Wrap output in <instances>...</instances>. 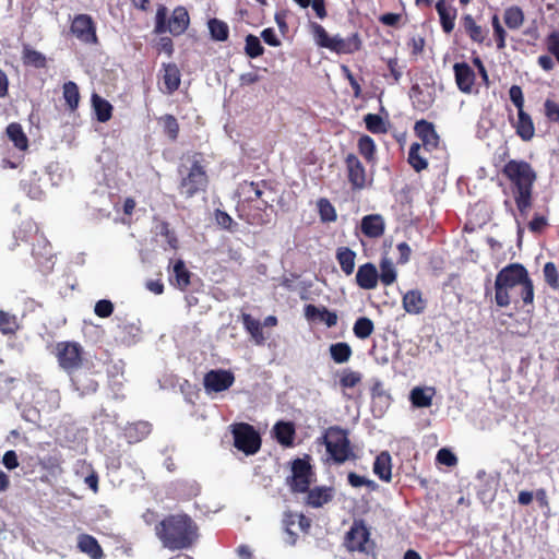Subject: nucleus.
<instances>
[{"mask_svg": "<svg viewBox=\"0 0 559 559\" xmlns=\"http://www.w3.org/2000/svg\"><path fill=\"white\" fill-rule=\"evenodd\" d=\"M242 323L246 330L258 343H261L264 340L261 323L259 320L254 319L249 313H243Z\"/></svg>", "mask_w": 559, "mask_h": 559, "instance_id": "obj_44", "label": "nucleus"}, {"mask_svg": "<svg viewBox=\"0 0 559 559\" xmlns=\"http://www.w3.org/2000/svg\"><path fill=\"white\" fill-rule=\"evenodd\" d=\"M92 107L99 122H107L112 117V105L96 93L91 97Z\"/></svg>", "mask_w": 559, "mask_h": 559, "instance_id": "obj_30", "label": "nucleus"}, {"mask_svg": "<svg viewBox=\"0 0 559 559\" xmlns=\"http://www.w3.org/2000/svg\"><path fill=\"white\" fill-rule=\"evenodd\" d=\"M94 312L99 318H108L114 312V305L107 299L98 300L95 305Z\"/></svg>", "mask_w": 559, "mask_h": 559, "instance_id": "obj_60", "label": "nucleus"}, {"mask_svg": "<svg viewBox=\"0 0 559 559\" xmlns=\"http://www.w3.org/2000/svg\"><path fill=\"white\" fill-rule=\"evenodd\" d=\"M56 358L59 367L69 376L83 369L90 361L85 358L83 346L74 341H62L56 344Z\"/></svg>", "mask_w": 559, "mask_h": 559, "instance_id": "obj_8", "label": "nucleus"}, {"mask_svg": "<svg viewBox=\"0 0 559 559\" xmlns=\"http://www.w3.org/2000/svg\"><path fill=\"white\" fill-rule=\"evenodd\" d=\"M379 273L371 262L361 264L356 273V283L361 289L371 290L378 285Z\"/></svg>", "mask_w": 559, "mask_h": 559, "instance_id": "obj_19", "label": "nucleus"}, {"mask_svg": "<svg viewBox=\"0 0 559 559\" xmlns=\"http://www.w3.org/2000/svg\"><path fill=\"white\" fill-rule=\"evenodd\" d=\"M329 352L332 360L340 365L347 362L353 355V349L346 342L331 344Z\"/></svg>", "mask_w": 559, "mask_h": 559, "instance_id": "obj_35", "label": "nucleus"}, {"mask_svg": "<svg viewBox=\"0 0 559 559\" xmlns=\"http://www.w3.org/2000/svg\"><path fill=\"white\" fill-rule=\"evenodd\" d=\"M159 78L163 83L160 91L164 94H174L181 84V73L178 66L174 62L163 63L159 71Z\"/></svg>", "mask_w": 559, "mask_h": 559, "instance_id": "obj_17", "label": "nucleus"}, {"mask_svg": "<svg viewBox=\"0 0 559 559\" xmlns=\"http://www.w3.org/2000/svg\"><path fill=\"white\" fill-rule=\"evenodd\" d=\"M372 471L380 480L385 483L392 480V457L388 451H382L376 456Z\"/></svg>", "mask_w": 559, "mask_h": 559, "instance_id": "obj_25", "label": "nucleus"}, {"mask_svg": "<svg viewBox=\"0 0 559 559\" xmlns=\"http://www.w3.org/2000/svg\"><path fill=\"white\" fill-rule=\"evenodd\" d=\"M97 371L94 369V365L88 362L83 369H80L72 376H70L71 382L76 391L81 395L92 394L98 390V382L94 379Z\"/></svg>", "mask_w": 559, "mask_h": 559, "instance_id": "obj_15", "label": "nucleus"}, {"mask_svg": "<svg viewBox=\"0 0 559 559\" xmlns=\"http://www.w3.org/2000/svg\"><path fill=\"white\" fill-rule=\"evenodd\" d=\"M347 480L348 484L354 488L365 486L372 491L378 489V484L374 480L366 478L365 476H360L354 472L348 473Z\"/></svg>", "mask_w": 559, "mask_h": 559, "instance_id": "obj_53", "label": "nucleus"}, {"mask_svg": "<svg viewBox=\"0 0 559 559\" xmlns=\"http://www.w3.org/2000/svg\"><path fill=\"white\" fill-rule=\"evenodd\" d=\"M347 180L352 190L361 191L367 188L372 179L368 178L366 167L354 153H348L344 158Z\"/></svg>", "mask_w": 559, "mask_h": 559, "instance_id": "obj_13", "label": "nucleus"}, {"mask_svg": "<svg viewBox=\"0 0 559 559\" xmlns=\"http://www.w3.org/2000/svg\"><path fill=\"white\" fill-rule=\"evenodd\" d=\"M503 175L510 180L518 210L526 214L532 206V190L536 173L524 160L510 159L503 165Z\"/></svg>", "mask_w": 559, "mask_h": 559, "instance_id": "obj_3", "label": "nucleus"}, {"mask_svg": "<svg viewBox=\"0 0 559 559\" xmlns=\"http://www.w3.org/2000/svg\"><path fill=\"white\" fill-rule=\"evenodd\" d=\"M503 21L510 29H518L524 22V14L519 7H511L506 10Z\"/></svg>", "mask_w": 559, "mask_h": 559, "instance_id": "obj_40", "label": "nucleus"}, {"mask_svg": "<svg viewBox=\"0 0 559 559\" xmlns=\"http://www.w3.org/2000/svg\"><path fill=\"white\" fill-rule=\"evenodd\" d=\"M254 194H255V198H254V201H258L260 200L263 204L264 207H267L270 205L269 201L267 200H264L263 199V195L269 191V192H272L273 189L271 187V183L264 179L262 180H259V181H254Z\"/></svg>", "mask_w": 559, "mask_h": 559, "instance_id": "obj_56", "label": "nucleus"}, {"mask_svg": "<svg viewBox=\"0 0 559 559\" xmlns=\"http://www.w3.org/2000/svg\"><path fill=\"white\" fill-rule=\"evenodd\" d=\"M549 55L554 56L559 63V31L551 32L545 39Z\"/></svg>", "mask_w": 559, "mask_h": 559, "instance_id": "obj_57", "label": "nucleus"}, {"mask_svg": "<svg viewBox=\"0 0 559 559\" xmlns=\"http://www.w3.org/2000/svg\"><path fill=\"white\" fill-rule=\"evenodd\" d=\"M234 445L246 455H253L261 448V436L255 428L248 423H236L231 426Z\"/></svg>", "mask_w": 559, "mask_h": 559, "instance_id": "obj_11", "label": "nucleus"}, {"mask_svg": "<svg viewBox=\"0 0 559 559\" xmlns=\"http://www.w3.org/2000/svg\"><path fill=\"white\" fill-rule=\"evenodd\" d=\"M254 181L243 180L238 185L237 193L245 202H254Z\"/></svg>", "mask_w": 559, "mask_h": 559, "instance_id": "obj_55", "label": "nucleus"}, {"mask_svg": "<svg viewBox=\"0 0 559 559\" xmlns=\"http://www.w3.org/2000/svg\"><path fill=\"white\" fill-rule=\"evenodd\" d=\"M496 302L500 307L532 305L534 301V285L526 269L519 263L503 267L495 282Z\"/></svg>", "mask_w": 559, "mask_h": 559, "instance_id": "obj_2", "label": "nucleus"}, {"mask_svg": "<svg viewBox=\"0 0 559 559\" xmlns=\"http://www.w3.org/2000/svg\"><path fill=\"white\" fill-rule=\"evenodd\" d=\"M78 548L92 559H102L104 557V551L99 543L92 535L81 534L78 540Z\"/></svg>", "mask_w": 559, "mask_h": 559, "instance_id": "obj_29", "label": "nucleus"}, {"mask_svg": "<svg viewBox=\"0 0 559 559\" xmlns=\"http://www.w3.org/2000/svg\"><path fill=\"white\" fill-rule=\"evenodd\" d=\"M19 330V323L14 314L0 310V332L12 335Z\"/></svg>", "mask_w": 559, "mask_h": 559, "instance_id": "obj_46", "label": "nucleus"}, {"mask_svg": "<svg viewBox=\"0 0 559 559\" xmlns=\"http://www.w3.org/2000/svg\"><path fill=\"white\" fill-rule=\"evenodd\" d=\"M22 59L24 64L35 68H45L47 63L46 57L41 52L29 47L23 49Z\"/></svg>", "mask_w": 559, "mask_h": 559, "instance_id": "obj_41", "label": "nucleus"}, {"mask_svg": "<svg viewBox=\"0 0 559 559\" xmlns=\"http://www.w3.org/2000/svg\"><path fill=\"white\" fill-rule=\"evenodd\" d=\"M384 222L381 215L370 214L361 219V231L366 237L379 238L384 234Z\"/></svg>", "mask_w": 559, "mask_h": 559, "instance_id": "obj_26", "label": "nucleus"}, {"mask_svg": "<svg viewBox=\"0 0 559 559\" xmlns=\"http://www.w3.org/2000/svg\"><path fill=\"white\" fill-rule=\"evenodd\" d=\"M62 94L68 109L75 111L81 98L78 84L73 81L66 82L62 86Z\"/></svg>", "mask_w": 559, "mask_h": 559, "instance_id": "obj_34", "label": "nucleus"}, {"mask_svg": "<svg viewBox=\"0 0 559 559\" xmlns=\"http://www.w3.org/2000/svg\"><path fill=\"white\" fill-rule=\"evenodd\" d=\"M436 461L441 465L453 467L457 463V457L451 450L442 448L438 451Z\"/></svg>", "mask_w": 559, "mask_h": 559, "instance_id": "obj_58", "label": "nucleus"}, {"mask_svg": "<svg viewBox=\"0 0 559 559\" xmlns=\"http://www.w3.org/2000/svg\"><path fill=\"white\" fill-rule=\"evenodd\" d=\"M388 69L390 71V75L393 79V83H399L403 75L402 67L399 64L397 58H390L386 61Z\"/></svg>", "mask_w": 559, "mask_h": 559, "instance_id": "obj_62", "label": "nucleus"}, {"mask_svg": "<svg viewBox=\"0 0 559 559\" xmlns=\"http://www.w3.org/2000/svg\"><path fill=\"white\" fill-rule=\"evenodd\" d=\"M305 317L309 321H314L319 319L320 321H323L328 328H332L337 323L336 312L330 311L325 307L319 308L311 304L305 306Z\"/></svg>", "mask_w": 559, "mask_h": 559, "instance_id": "obj_24", "label": "nucleus"}, {"mask_svg": "<svg viewBox=\"0 0 559 559\" xmlns=\"http://www.w3.org/2000/svg\"><path fill=\"white\" fill-rule=\"evenodd\" d=\"M374 331V324L371 319L367 317H360L356 320L353 326V332L357 338L366 340Z\"/></svg>", "mask_w": 559, "mask_h": 559, "instance_id": "obj_38", "label": "nucleus"}, {"mask_svg": "<svg viewBox=\"0 0 559 559\" xmlns=\"http://www.w3.org/2000/svg\"><path fill=\"white\" fill-rule=\"evenodd\" d=\"M306 493L307 506L311 508H321L333 500L334 489L332 487L318 486L312 489L309 488Z\"/></svg>", "mask_w": 559, "mask_h": 559, "instance_id": "obj_20", "label": "nucleus"}, {"mask_svg": "<svg viewBox=\"0 0 559 559\" xmlns=\"http://www.w3.org/2000/svg\"><path fill=\"white\" fill-rule=\"evenodd\" d=\"M174 275H175V285L180 289V290H186L191 281V273L190 271L186 267V264L182 260H177L174 264Z\"/></svg>", "mask_w": 559, "mask_h": 559, "instance_id": "obj_37", "label": "nucleus"}, {"mask_svg": "<svg viewBox=\"0 0 559 559\" xmlns=\"http://www.w3.org/2000/svg\"><path fill=\"white\" fill-rule=\"evenodd\" d=\"M415 134L420 139L421 146L426 151L436 150L439 146L440 138L432 122L425 119L418 120L414 127Z\"/></svg>", "mask_w": 559, "mask_h": 559, "instance_id": "obj_18", "label": "nucleus"}, {"mask_svg": "<svg viewBox=\"0 0 559 559\" xmlns=\"http://www.w3.org/2000/svg\"><path fill=\"white\" fill-rule=\"evenodd\" d=\"M421 148L420 143H413L408 152V163L417 171H421L428 167L426 158L421 157L419 152Z\"/></svg>", "mask_w": 559, "mask_h": 559, "instance_id": "obj_42", "label": "nucleus"}, {"mask_svg": "<svg viewBox=\"0 0 559 559\" xmlns=\"http://www.w3.org/2000/svg\"><path fill=\"white\" fill-rule=\"evenodd\" d=\"M344 546L349 552H359L366 556L373 555L376 544L370 538V531L364 520H355L345 534Z\"/></svg>", "mask_w": 559, "mask_h": 559, "instance_id": "obj_9", "label": "nucleus"}, {"mask_svg": "<svg viewBox=\"0 0 559 559\" xmlns=\"http://www.w3.org/2000/svg\"><path fill=\"white\" fill-rule=\"evenodd\" d=\"M545 115L548 119H550L552 121H558L559 120V105L551 99H547L545 102Z\"/></svg>", "mask_w": 559, "mask_h": 559, "instance_id": "obj_64", "label": "nucleus"}, {"mask_svg": "<svg viewBox=\"0 0 559 559\" xmlns=\"http://www.w3.org/2000/svg\"><path fill=\"white\" fill-rule=\"evenodd\" d=\"M14 237L17 241L27 242L31 239H36L38 241V248L36 249L35 246H33L32 254L34 257H44L48 258L51 255V246L47 241V239L44 238L43 235H39V230L37 225L33 221H24L20 224L17 229L14 231Z\"/></svg>", "mask_w": 559, "mask_h": 559, "instance_id": "obj_12", "label": "nucleus"}, {"mask_svg": "<svg viewBox=\"0 0 559 559\" xmlns=\"http://www.w3.org/2000/svg\"><path fill=\"white\" fill-rule=\"evenodd\" d=\"M319 215L322 222H335L337 218L336 210L325 198L318 201Z\"/></svg>", "mask_w": 559, "mask_h": 559, "instance_id": "obj_49", "label": "nucleus"}, {"mask_svg": "<svg viewBox=\"0 0 559 559\" xmlns=\"http://www.w3.org/2000/svg\"><path fill=\"white\" fill-rule=\"evenodd\" d=\"M489 134V111L484 109L476 126V135L486 139Z\"/></svg>", "mask_w": 559, "mask_h": 559, "instance_id": "obj_59", "label": "nucleus"}, {"mask_svg": "<svg viewBox=\"0 0 559 559\" xmlns=\"http://www.w3.org/2000/svg\"><path fill=\"white\" fill-rule=\"evenodd\" d=\"M361 373L350 369H345L340 378V385L343 389H352L361 381Z\"/></svg>", "mask_w": 559, "mask_h": 559, "instance_id": "obj_52", "label": "nucleus"}, {"mask_svg": "<svg viewBox=\"0 0 559 559\" xmlns=\"http://www.w3.org/2000/svg\"><path fill=\"white\" fill-rule=\"evenodd\" d=\"M335 258L343 273L352 275L355 270L356 252L348 247H338Z\"/></svg>", "mask_w": 559, "mask_h": 559, "instance_id": "obj_32", "label": "nucleus"}, {"mask_svg": "<svg viewBox=\"0 0 559 559\" xmlns=\"http://www.w3.org/2000/svg\"><path fill=\"white\" fill-rule=\"evenodd\" d=\"M379 280L385 286H390L396 281L395 267L389 259H382L380 262Z\"/></svg>", "mask_w": 559, "mask_h": 559, "instance_id": "obj_43", "label": "nucleus"}, {"mask_svg": "<svg viewBox=\"0 0 559 559\" xmlns=\"http://www.w3.org/2000/svg\"><path fill=\"white\" fill-rule=\"evenodd\" d=\"M546 283L554 289H559V273L554 262H547L543 269Z\"/></svg>", "mask_w": 559, "mask_h": 559, "instance_id": "obj_54", "label": "nucleus"}, {"mask_svg": "<svg viewBox=\"0 0 559 559\" xmlns=\"http://www.w3.org/2000/svg\"><path fill=\"white\" fill-rule=\"evenodd\" d=\"M312 28L317 44L320 47L326 48L337 55L355 53L361 48V39L358 33H354L348 37L343 38L338 35L330 36L325 28L317 23L312 24Z\"/></svg>", "mask_w": 559, "mask_h": 559, "instance_id": "obj_7", "label": "nucleus"}, {"mask_svg": "<svg viewBox=\"0 0 559 559\" xmlns=\"http://www.w3.org/2000/svg\"><path fill=\"white\" fill-rule=\"evenodd\" d=\"M359 154L365 158L368 164L374 165L377 163V147L373 139L369 135H361L357 143Z\"/></svg>", "mask_w": 559, "mask_h": 559, "instance_id": "obj_33", "label": "nucleus"}, {"mask_svg": "<svg viewBox=\"0 0 559 559\" xmlns=\"http://www.w3.org/2000/svg\"><path fill=\"white\" fill-rule=\"evenodd\" d=\"M463 27L474 41H481L484 39L481 27L476 24L471 15L463 17Z\"/></svg>", "mask_w": 559, "mask_h": 559, "instance_id": "obj_51", "label": "nucleus"}, {"mask_svg": "<svg viewBox=\"0 0 559 559\" xmlns=\"http://www.w3.org/2000/svg\"><path fill=\"white\" fill-rule=\"evenodd\" d=\"M245 51L248 57L258 58L263 55L264 48L257 36L249 34L246 37Z\"/></svg>", "mask_w": 559, "mask_h": 559, "instance_id": "obj_50", "label": "nucleus"}, {"mask_svg": "<svg viewBox=\"0 0 559 559\" xmlns=\"http://www.w3.org/2000/svg\"><path fill=\"white\" fill-rule=\"evenodd\" d=\"M191 166L183 173L179 170L181 179L178 186L179 193L186 199H191L207 190L210 178L203 165L204 158L201 152H195L190 157Z\"/></svg>", "mask_w": 559, "mask_h": 559, "instance_id": "obj_4", "label": "nucleus"}, {"mask_svg": "<svg viewBox=\"0 0 559 559\" xmlns=\"http://www.w3.org/2000/svg\"><path fill=\"white\" fill-rule=\"evenodd\" d=\"M209 29L211 33V36L218 41H225L228 39L229 36V28L228 25L217 19H212L209 22Z\"/></svg>", "mask_w": 559, "mask_h": 559, "instance_id": "obj_45", "label": "nucleus"}, {"mask_svg": "<svg viewBox=\"0 0 559 559\" xmlns=\"http://www.w3.org/2000/svg\"><path fill=\"white\" fill-rule=\"evenodd\" d=\"M322 443L325 445L330 459L337 465L357 459L348 438V431L340 426L329 427L322 437Z\"/></svg>", "mask_w": 559, "mask_h": 559, "instance_id": "obj_5", "label": "nucleus"}, {"mask_svg": "<svg viewBox=\"0 0 559 559\" xmlns=\"http://www.w3.org/2000/svg\"><path fill=\"white\" fill-rule=\"evenodd\" d=\"M154 533L162 547L173 552L191 549L200 538L198 523L186 512L166 514Z\"/></svg>", "mask_w": 559, "mask_h": 559, "instance_id": "obj_1", "label": "nucleus"}, {"mask_svg": "<svg viewBox=\"0 0 559 559\" xmlns=\"http://www.w3.org/2000/svg\"><path fill=\"white\" fill-rule=\"evenodd\" d=\"M433 395V388L416 386L411 391L409 400L413 406L418 408H425L431 406Z\"/></svg>", "mask_w": 559, "mask_h": 559, "instance_id": "obj_31", "label": "nucleus"}, {"mask_svg": "<svg viewBox=\"0 0 559 559\" xmlns=\"http://www.w3.org/2000/svg\"><path fill=\"white\" fill-rule=\"evenodd\" d=\"M516 134L525 142L531 141L535 135V127L528 114L521 109L518 111V119L514 123Z\"/></svg>", "mask_w": 559, "mask_h": 559, "instance_id": "obj_28", "label": "nucleus"}, {"mask_svg": "<svg viewBox=\"0 0 559 559\" xmlns=\"http://www.w3.org/2000/svg\"><path fill=\"white\" fill-rule=\"evenodd\" d=\"M190 25V15L183 5L176 7L168 17V10L165 5H159L155 16V33H170L173 36L182 35Z\"/></svg>", "mask_w": 559, "mask_h": 559, "instance_id": "obj_6", "label": "nucleus"}, {"mask_svg": "<svg viewBox=\"0 0 559 559\" xmlns=\"http://www.w3.org/2000/svg\"><path fill=\"white\" fill-rule=\"evenodd\" d=\"M160 235L165 237L166 242L171 249L178 248V238L174 230L170 229L169 223L163 222L159 226Z\"/></svg>", "mask_w": 559, "mask_h": 559, "instance_id": "obj_61", "label": "nucleus"}, {"mask_svg": "<svg viewBox=\"0 0 559 559\" xmlns=\"http://www.w3.org/2000/svg\"><path fill=\"white\" fill-rule=\"evenodd\" d=\"M7 134L13 142L14 146L19 150H26L28 146V139L23 131V128L17 122H12L7 127Z\"/></svg>", "mask_w": 559, "mask_h": 559, "instance_id": "obj_36", "label": "nucleus"}, {"mask_svg": "<svg viewBox=\"0 0 559 559\" xmlns=\"http://www.w3.org/2000/svg\"><path fill=\"white\" fill-rule=\"evenodd\" d=\"M71 33L83 44L96 45L98 37L96 33V23L88 14H76L70 26Z\"/></svg>", "mask_w": 559, "mask_h": 559, "instance_id": "obj_14", "label": "nucleus"}, {"mask_svg": "<svg viewBox=\"0 0 559 559\" xmlns=\"http://www.w3.org/2000/svg\"><path fill=\"white\" fill-rule=\"evenodd\" d=\"M436 10L439 14L440 24L445 34H450L454 29L456 9L445 0H438Z\"/></svg>", "mask_w": 559, "mask_h": 559, "instance_id": "obj_22", "label": "nucleus"}, {"mask_svg": "<svg viewBox=\"0 0 559 559\" xmlns=\"http://www.w3.org/2000/svg\"><path fill=\"white\" fill-rule=\"evenodd\" d=\"M235 381L231 371L225 369L210 370L204 374L203 385L207 393H218L228 390Z\"/></svg>", "mask_w": 559, "mask_h": 559, "instance_id": "obj_16", "label": "nucleus"}, {"mask_svg": "<svg viewBox=\"0 0 559 559\" xmlns=\"http://www.w3.org/2000/svg\"><path fill=\"white\" fill-rule=\"evenodd\" d=\"M402 305L409 314H420L426 309V300L419 289H411L403 295Z\"/></svg>", "mask_w": 559, "mask_h": 559, "instance_id": "obj_23", "label": "nucleus"}, {"mask_svg": "<svg viewBox=\"0 0 559 559\" xmlns=\"http://www.w3.org/2000/svg\"><path fill=\"white\" fill-rule=\"evenodd\" d=\"M366 128L373 134H381L386 132V127L383 119L377 114H367L364 117Z\"/></svg>", "mask_w": 559, "mask_h": 559, "instance_id": "obj_48", "label": "nucleus"}, {"mask_svg": "<svg viewBox=\"0 0 559 559\" xmlns=\"http://www.w3.org/2000/svg\"><path fill=\"white\" fill-rule=\"evenodd\" d=\"M453 69L460 91L471 93L475 81V72L473 69L465 62L455 63Z\"/></svg>", "mask_w": 559, "mask_h": 559, "instance_id": "obj_21", "label": "nucleus"}, {"mask_svg": "<svg viewBox=\"0 0 559 559\" xmlns=\"http://www.w3.org/2000/svg\"><path fill=\"white\" fill-rule=\"evenodd\" d=\"M310 455L295 459L292 462V475L287 477V485L294 493H305L313 481L314 472L310 464Z\"/></svg>", "mask_w": 559, "mask_h": 559, "instance_id": "obj_10", "label": "nucleus"}, {"mask_svg": "<svg viewBox=\"0 0 559 559\" xmlns=\"http://www.w3.org/2000/svg\"><path fill=\"white\" fill-rule=\"evenodd\" d=\"M273 432L276 441L286 448L294 445L296 436L295 425L290 421H277L273 427Z\"/></svg>", "mask_w": 559, "mask_h": 559, "instance_id": "obj_27", "label": "nucleus"}, {"mask_svg": "<svg viewBox=\"0 0 559 559\" xmlns=\"http://www.w3.org/2000/svg\"><path fill=\"white\" fill-rule=\"evenodd\" d=\"M159 122L162 123L164 133L167 138L173 142L176 141L180 131L176 117L170 114H166L159 118Z\"/></svg>", "mask_w": 559, "mask_h": 559, "instance_id": "obj_39", "label": "nucleus"}, {"mask_svg": "<svg viewBox=\"0 0 559 559\" xmlns=\"http://www.w3.org/2000/svg\"><path fill=\"white\" fill-rule=\"evenodd\" d=\"M297 523V514L293 512H286L283 519L284 531L287 534L286 543L289 546H295L298 539V535L293 531V526Z\"/></svg>", "mask_w": 559, "mask_h": 559, "instance_id": "obj_47", "label": "nucleus"}, {"mask_svg": "<svg viewBox=\"0 0 559 559\" xmlns=\"http://www.w3.org/2000/svg\"><path fill=\"white\" fill-rule=\"evenodd\" d=\"M510 99L514 104V106L518 108V111L523 109L524 107V97L523 93L520 86L513 85L511 86L509 91Z\"/></svg>", "mask_w": 559, "mask_h": 559, "instance_id": "obj_63", "label": "nucleus"}]
</instances>
